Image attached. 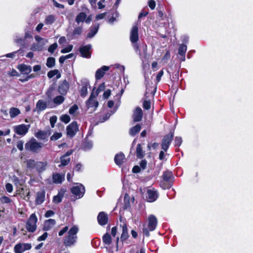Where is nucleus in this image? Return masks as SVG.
<instances>
[{"label":"nucleus","mask_w":253,"mask_h":253,"mask_svg":"<svg viewBox=\"0 0 253 253\" xmlns=\"http://www.w3.org/2000/svg\"><path fill=\"white\" fill-rule=\"evenodd\" d=\"M79 229L77 226L74 225L71 228L67 235L64 240V244L66 247H71L74 245L77 241V233Z\"/></svg>","instance_id":"1"},{"label":"nucleus","mask_w":253,"mask_h":253,"mask_svg":"<svg viewBox=\"0 0 253 253\" xmlns=\"http://www.w3.org/2000/svg\"><path fill=\"white\" fill-rule=\"evenodd\" d=\"M158 224L157 217L153 214H150L148 217V222L146 227L142 229L143 233L147 237L149 236L150 232L155 230Z\"/></svg>","instance_id":"2"},{"label":"nucleus","mask_w":253,"mask_h":253,"mask_svg":"<svg viewBox=\"0 0 253 253\" xmlns=\"http://www.w3.org/2000/svg\"><path fill=\"white\" fill-rule=\"evenodd\" d=\"M138 39L139 37L138 24H136L133 26L130 31V41L135 51L138 53L140 56H141V54L139 49V45L137 43Z\"/></svg>","instance_id":"3"},{"label":"nucleus","mask_w":253,"mask_h":253,"mask_svg":"<svg viewBox=\"0 0 253 253\" xmlns=\"http://www.w3.org/2000/svg\"><path fill=\"white\" fill-rule=\"evenodd\" d=\"M47 165V163L46 161H35L32 159L27 161V168L30 169H36L39 173H42L45 170Z\"/></svg>","instance_id":"4"},{"label":"nucleus","mask_w":253,"mask_h":253,"mask_svg":"<svg viewBox=\"0 0 253 253\" xmlns=\"http://www.w3.org/2000/svg\"><path fill=\"white\" fill-rule=\"evenodd\" d=\"M42 147V143L38 142L36 139L32 138L25 145V149L33 153H38Z\"/></svg>","instance_id":"5"},{"label":"nucleus","mask_w":253,"mask_h":253,"mask_svg":"<svg viewBox=\"0 0 253 253\" xmlns=\"http://www.w3.org/2000/svg\"><path fill=\"white\" fill-rule=\"evenodd\" d=\"M35 39L37 43H34L31 46V49L33 51H41L44 48V45L48 42L46 39L42 38L38 35L35 36Z\"/></svg>","instance_id":"6"},{"label":"nucleus","mask_w":253,"mask_h":253,"mask_svg":"<svg viewBox=\"0 0 253 253\" xmlns=\"http://www.w3.org/2000/svg\"><path fill=\"white\" fill-rule=\"evenodd\" d=\"M38 218L35 213H32L27 220L26 228L29 232L33 233L37 229Z\"/></svg>","instance_id":"7"},{"label":"nucleus","mask_w":253,"mask_h":253,"mask_svg":"<svg viewBox=\"0 0 253 253\" xmlns=\"http://www.w3.org/2000/svg\"><path fill=\"white\" fill-rule=\"evenodd\" d=\"M71 192L75 197L76 199H80L83 197L85 192V188L83 185L79 184L73 187L71 189Z\"/></svg>","instance_id":"8"},{"label":"nucleus","mask_w":253,"mask_h":253,"mask_svg":"<svg viewBox=\"0 0 253 253\" xmlns=\"http://www.w3.org/2000/svg\"><path fill=\"white\" fill-rule=\"evenodd\" d=\"M79 131L77 122L74 121L66 127V133L68 137H73Z\"/></svg>","instance_id":"9"},{"label":"nucleus","mask_w":253,"mask_h":253,"mask_svg":"<svg viewBox=\"0 0 253 253\" xmlns=\"http://www.w3.org/2000/svg\"><path fill=\"white\" fill-rule=\"evenodd\" d=\"M30 126V125L21 124L14 126L13 129L17 134L24 136L28 132Z\"/></svg>","instance_id":"10"},{"label":"nucleus","mask_w":253,"mask_h":253,"mask_svg":"<svg viewBox=\"0 0 253 253\" xmlns=\"http://www.w3.org/2000/svg\"><path fill=\"white\" fill-rule=\"evenodd\" d=\"M173 132H170L168 134L165 135L163 138L161 147L162 149L165 151H167L169 149L170 142L173 139Z\"/></svg>","instance_id":"11"},{"label":"nucleus","mask_w":253,"mask_h":253,"mask_svg":"<svg viewBox=\"0 0 253 253\" xmlns=\"http://www.w3.org/2000/svg\"><path fill=\"white\" fill-rule=\"evenodd\" d=\"M91 48L92 46L91 44L81 46L79 51L81 56L83 58H89L91 54Z\"/></svg>","instance_id":"12"},{"label":"nucleus","mask_w":253,"mask_h":253,"mask_svg":"<svg viewBox=\"0 0 253 253\" xmlns=\"http://www.w3.org/2000/svg\"><path fill=\"white\" fill-rule=\"evenodd\" d=\"M32 248L31 244L29 243H18L14 248L15 253H22L25 251L30 250Z\"/></svg>","instance_id":"13"},{"label":"nucleus","mask_w":253,"mask_h":253,"mask_svg":"<svg viewBox=\"0 0 253 253\" xmlns=\"http://www.w3.org/2000/svg\"><path fill=\"white\" fill-rule=\"evenodd\" d=\"M96 95L92 93L88 100L86 101V105L88 108H93V110H95L98 106V102L96 100Z\"/></svg>","instance_id":"14"},{"label":"nucleus","mask_w":253,"mask_h":253,"mask_svg":"<svg viewBox=\"0 0 253 253\" xmlns=\"http://www.w3.org/2000/svg\"><path fill=\"white\" fill-rule=\"evenodd\" d=\"M159 194L154 188L148 189L147 191L146 199L149 202H154L158 198Z\"/></svg>","instance_id":"15"},{"label":"nucleus","mask_w":253,"mask_h":253,"mask_svg":"<svg viewBox=\"0 0 253 253\" xmlns=\"http://www.w3.org/2000/svg\"><path fill=\"white\" fill-rule=\"evenodd\" d=\"M72 153L73 151L70 150L66 152L64 155L61 156L60 159L61 164L58 166L60 168L62 166H66L68 165L71 161L70 156L72 154Z\"/></svg>","instance_id":"16"},{"label":"nucleus","mask_w":253,"mask_h":253,"mask_svg":"<svg viewBox=\"0 0 253 253\" xmlns=\"http://www.w3.org/2000/svg\"><path fill=\"white\" fill-rule=\"evenodd\" d=\"M82 87L80 91V95L84 97L87 94V88L89 86V82L85 79H83L81 81Z\"/></svg>","instance_id":"17"},{"label":"nucleus","mask_w":253,"mask_h":253,"mask_svg":"<svg viewBox=\"0 0 253 253\" xmlns=\"http://www.w3.org/2000/svg\"><path fill=\"white\" fill-rule=\"evenodd\" d=\"M108 220L107 214L103 211L100 212L97 216L98 223L102 226L106 225Z\"/></svg>","instance_id":"18"},{"label":"nucleus","mask_w":253,"mask_h":253,"mask_svg":"<svg viewBox=\"0 0 253 253\" xmlns=\"http://www.w3.org/2000/svg\"><path fill=\"white\" fill-rule=\"evenodd\" d=\"M69 85L68 82L66 80H64L60 83L58 86V90L61 94L64 95L67 93L69 89Z\"/></svg>","instance_id":"19"},{"label":"nucleus","mask_w":253,"mask_h":253,"mask_svg":"<svg viewBox=\"0 0 253 253\" xmlns=\"http://www.w3.org/2000/svg\"><path fill=\"white\" fill-rule=\"evenodd\" d=\"M65 180V174L53 173L52 181L54 183L60 184Z\"/></svg>","instance_id":"20"},{"label":"nucleus","mask_w":253,"mask_h":253,"mask_svg":"<svg viewBox=\"0 0 253 253\" xmlns=\"http://www.w3.org/2000/svg\"><path fill=\"white\" fill-rule=\"evenodd\" d=\"M45 191L44 190L37 192L35 200L37 205L42 204L45 200Z\"/></svg>","instance_id":"21"},{"label":"nucleus","mask_w":253,"mask_h":253,"mask_svg":"<svg viewBox=\"0 0 253 253\" xmlns=\"http://www.w3.org/2000/svg\"><path fill=\"white\" fill-rule=\"evenodd\" d=\"M109 66H103L101 68L98 69L95 73V78L96 80L101 79L105 74V72L109 70Z\"/></svg>","instance_id":"22"},{"label":"nucleus","mask_w":253,"mask_h":253,"mask_svg":"<svg viewBox=\"0 0 253 253\" xmlns=\"http://www.w3.org/2000/svg\"><path fill=\"white\" fill-rule=\"evenodd\" d=\"M50 134V131L39 130L35 134V136L39 139L46 140Z\"/></svg>","instance_id":"23"},{"label":"nucleus","mask_w":253,"mask_h":253,"mask_svg":"<svg viewBox=\"0 0 253 253\" xmlns=\"http://www.w3.org/2000/svg\"><path fill=\"white\" fill-rule=\"evenodd\" d=\"M142 109L140 107L136 108L133 115V121L135 122L140 121L142 118Z\"/></svg>","instance_id":"24"},{"label":"nucleus","mask_w":253,"mask_h":253,"mask_svg":"<svg viewBox=\"0 0 253 253\" xmlns=\"http://www.w3.org/2000/svg\"><path fill=\"white\" fill-rule=\"evenodd\" d=\"M47 107V104L44 100L40 99L36 104L35 111L38 113L44 110Z\"/></svg>","instance_id":"25"},{"label":"nucleus","mask_w":253,"mask_h":253,"mask_svg":"<svg viewBox=\"0 0 253 253\" xmlns=\"http://www.w3.org/2000/svg\"><path fill=\"white\" fill-rule=\"evenodd\" d=\"M17 69L23 74H29L32 71V67L30 65L24 64H20L17 66Z\"/></svg>","instance_id":"26"},{"label":"nucleus","mask_w":253,"mask_h":253,"mask_svg":"<svg viewBox=\"0 0 253 253\" xmlns=\"http://www.w3.org/2000/svg\"><path fill=\"white\" fill-rule=\"evenodd\" d=\"M56 224V221L53 219H49L44 222L43 229L44 231H49Z\"/></svg>","instance_id":"27"},{"label":"nucleus","mask_w":253,"mask_h":253,"mask_svg":"<svg viewBox=\"0 0 253 253\" xmlns=\"http://www.w3.org/2000/svg\"><path fill=\"white\" fill-rule=\"evenodd\" d=\"M129 235L126 224L122 225V233L120 238L121 241L123 243L128 238Z\"/></svg>","instance_id":"28"},{"label":"nucleus","mask_w":253,"mask_h":253,"mask_svg":"<svg viewBox=\"0 0 253 253\" xmlns=\"http://www.w3.org/2000/svg\"><path fill=\"white\" fill-rule=\"evenodd\" d=\"M125 158L124 154L123 153H120L116 155L114 161L116 164L118 166H121Z\"/></svg>","instance_id":"29"},{"label":"nucleus","mask_w":253,"mask_h":253,"mask_svg":"<svg viewBox=\"0 0 253 253\" xmlns=\"http://www.w3.org/2000/svg\"><path fill=\"white\" fill-rule=\"evenodd\" d=\"M145 155V152L143 151L142 147L141 144L137 145L136 149V155L139 159H142Z\"/></svg>","instance_id":"30"},{"label":"nucleus","mask_w":253,"mask_h":253,"mask_svg":"<svg viewBox=\"0 0 253 253\" xmlns=\"http://www.w3.org/2000/svg\"><path fill=\"white\" fill-rule=\"evenodd\" d=\"M64 191L61 190L56 196L53 197V202L54 203H59L62 201V198L64 197Z\"/></svg>","instance_id":"31"},{"label":"nucleus","mask_w":253,"mask_h":253,"mask_svg":"<svg viewBox=\"0 0 253 253\" xmlns=\"http://www.w3.org/2000/svg\"><path fill=\"white\" fill-rule=\"evenodd\" d=\"M99 25L97 24L93 27L91 28L87 35V38H91L93 37L95 34L97 33L99 29Z\"/></svg>","instance_id":"32"},{"label":"nucleus","mask_w":253,"mask_h":253,"mask_svg":"<svg viewBox=\"0 0 253 253\" xmlns=\"http://www.w3.org/2000/svg\"><path fill=\"white\" fill-rule=\"evenodd\" d=\"M47 76L49 79H51L56 76V78L57 79L60 78L61 76V74L57 69H54L49 71L47 73Z\"/></svg>","instance_id":"33"},{"label":"nucleus","mask_w":253,"mask_h":253,"mask_svg":"<svg viewBox=\"0 0 253 253\" xmlns=\"http://www.w3.org/2000/svg\"><path fill=\"white\" fill-rule=\"evenodd\" d=\"M56 16L53 14H50L46 16L45 18L44 23L46 25H51L56 20Z\"/></svg>","instance_id":"34"},{"label":"nucleus","mask_w":253,"mask_h":253,"mask_svg":"<svg viewBox=\"0 0 253 253\" xmlns=\"http://www.w3.org/2000/svg\"><path fill=\"white\" fill-rule=\"evenodd\" d=\"M9 115L11 118H14L20 114V110L15 107H11L9 109Z\"/></svg>","instance_id":"35"},{"label":"nucleus","mask_w":253,"mask_h":253,"mask_svg":"<svg viewBox=\"0 0 253 253\" xmlns=\"http://www.w3.org/2000/svg\"><path fill=\"white\" fill-rule=\"evenodd\" d=\"M141 129V126L139 124L131 127L129 130V134L132 136H135Z\"/></svg>","instance_id":"36"},{"label":"nucleus","mask_w":253,"mask_h":253,"mask_svg":"<svg viewBox=\"0 0 253 253\" xmlns=\"http://www.w3.org/2000/svg\"><path fill=\"white\" fill-rule=\"evenodd\" d=\"M86 18V14L83 12H80L76 17V21L79 24L84 21Z\"/></svg>","instance_id":"37"},{"label":"nucleus","mask_w":253,"mask_h":253,"mask_svg":"<svg viewBox=\"0 0 253 253\" xmlns=\"http://www.w3.org/2000/svg\"><path fill=\"white\" fill-rule=\"evenodd\" d=\"M172 177V173L170 171L164 172L163 174V180L165 182H169Z\"/></svg>","instance_id":"38"},{"label":"nucleus","mask_w":253,"mask_h":253,"mask_svg":"<svg viewBox=\"0 0 253 253\" xmlns=\"http://www.w3.org/2000/svg\"><path fill=\"white\" fill-rule=\"evenodd\" d=\"M103 242L106 245H110L111 243L112 239L110 235L106 233L104 235L102 238Z\"/></svg>","instance_id":"39"},{"label":"nucleus","mask_w":253,"mask_h":253,"mask_svg":"<svg viewBox=\"0 0 253 253\" xmlns=\"http://www.w3.org/2000/svg\"><path fill=\"white\" fill-rule=\"evenodd\" d=\"M23 52H24L23 50L20 49L16 51L6 54L5 57H8V58H13L16 56V55L17 54H21L22 55H23Z\"/></svg>","instance_id":"40"},{"label":"nucleus","mask_w":253,"mask_h":253,"mask_svg":"<svg viewBox=\"0 0 253 253\" xmlns=\"http://www.w3.org/2000/svg\"><path fill=\"white\" fill-rule=\"evenodd\" d=\"M64 100L65 98L63 96L58 95L53 99V102L56 105H59L61 104L64 102Z\"/></svg>","instance_id":"41"},{"label":"nucleus","mask_w":253,"mask_h":253,"mask_svg":"<svg viewBox=\"0 0 253 253\" xmlns=\"http://www.w3.org/2000/svg\"><path fill=\"white\" fill-rule=\"evenodd\" d=\"M93 147V143L91 141L86 139L83 144V149L84 150H88Z\"/></svg>","instance_id":"42"},{"label":"nucleus","mask_w":253,"mask_h":253,"mask_svg":"<svg viewBox=\"0 0 253 253\" xmlns=\"http://www.w3.org/2000/svg\"><path fill=\"white\" fill-rule=\"evenodd\" d=\"M55 59L53 57H48L47 59L46 65L48 68H52L55 66Z\"/></svg>","instance_id":"43"},{"label":"nucleus","mask_w":253,"mask_h":253,"mask_svg":"<svg viewBox=\"0 0 253 253\" xmlns=\"http://www.w3.org/2000/svg\"><path fill=\"white\" fill-rule=\"evenodd\" d=\"M187 50V46L185 44H182L178 48V53L179 55H184L185 54Z\"/></svg>","instance_id":"44"},{"label":"nucleus","mask_w":253,"mask_h":253,"mask_svg":"<svg viewBox=\"0 0 253 253\" xmlns=\"http://www.w3.org/2000/svg\"><path fill=\"white\" fill-rule=\"evenodd\" d=\"M117 109H116L114 110H111L107 112L101 119V121H100L101 123L104 122L105 121H107L111 115H112L113 114L115 113Z\"/></svg>","instance_id":"45"},{"label":"nucleus","mask_w":253,"mask_h":253,"mask_svg":"<svg viewBox=\"0 0 253 253\" xmlns=\"http://www.w3.org/2000/svg\"><path fill=\"white\" fill-rule=\"evenodd\" d=\"M24 41H25V39L24 38H23L22 37H20L18 35H16L14 37V41L15 42L18 44H20L21 45H22L24 44Z\"/></svg>","instance_id":"46"},{"label":"nucleus","mask_w":253,"mask_h":253,"mask_svg":"<svg viewBox=\"0 0 253 253\" xmlns=\"http://www.w3.org/2000/svg\"><path fill=\"white\" fill-rule=\"evenodd\" d=\"M78 109V105L74 104L69 109V113L70 115H75Z\"/></svg>","instance_id":"47"},{"label":"nucleus","mask_w":253,"mask_h":253,"mask_svg":"<svg viewBox=\"0 0 253 253\" xmlns=\"http://www.w3.org/2000/svg\"><path fill=\"white\" fill-rule=\"evenodd\" d=\"M60 120L62 122H64L65 124H67L70 121L71 119L69 115H68L67 114H65V115H62L60 117Z\"/></svg>","instance_id":"48"},{"label":"nucleus","mask_w":253,"mask_h":253,"mask_svg":"<svg viewBox=\"0 0 253 253\" xmlns=\"http://www.w3.org/2000/svg\"><path fill=\"white\" fill-rule=\"evenodd\" d=\"M62 136V134L61 132H55L51 137L50 140L52 141H55L61 138Z\"/></svg>","instance_id":"49"},{"label":"nucleus","mask_w":253,"mask_h":253,"mask_svg":"<svg viewBox=\"0 0 253 253\" xmlns=\"http://www.w3.org/2000/svg\"><path fill=\"white\" fill-rule=\"evenodd\" d=\"M0 202L2 204H8L11 202V200L8 197L4 196L0 198Z\"/></svg>","instance_id":"50"},{"label":"nucleus","mask_w":253,"mask_h":253,"mask_svg":"<svg viewBox=\"0 0 253 253\" xmlns=\"http://www.w3.org/2000/svg\"><path fill=\"white\" fill-rule=\"evenodd\" d=\"M57 117L56 116H52L50 118L49 121L51 127L53 128L55 126V124L56 123Z\"/></svg>","instance_id":"51"},{"label":"nucleus","mask_w":253,"mask_h":253,"mask_svg":"<svg viewBox=\"0 0 253 253\" xmlns=\"http://www.w3.org/2000/svg\"><path fill=\"white\" fill-rule=\"evenodd\" d=\"M105 86L104 83L101 84L98 88L97 89L95 95L97 96L98 94L101 92L102 91H103L105 89Z\"/></svg>","instance_id":"52"},{"label":"nucleus","mask_w":253,"mask_h":253,"mask_svg":"<svg viewBox=\"0 0 253 253\" xmlns=\"http://www.w3.org/2000/svg\"><path fill=\"white\" fill-rule=\"evenodd\" d=\"M57 46H58V45H57V43L55 42V43H53L52 44H51L48 47V51L49 52L53 53L54 52L55 50L57 48Z\"/></svg>","instance_id":"53"},{"label":"nucleus","mask_w":253,"mask_h":253,"mask_svg":"<svg viewBox=\"0 0 253 253\" xmlns=\"http://www.w3.org/2000/svg\"><path fill=\"white\" fill-rule=\"evenodd\" d=\"M82 32V27H78L74 29L73 34L74 36L80 35Z\"/></svg>","instance_id":"54"},{"label":"nucleus","mask_w":253,"mask_h":253,"mask_svg":"<svg viewBox=\"0 0 253 253\" xmlns=\"http://www.w3.org/2000/svg\"><path fill=\"white\" fill-rule=\"evenodd\" d=\"M143 107L146 110H149L151 107V103L149 100H145L143 103Z\"/></svg>","instance_id":"55"},{"label":"nucleus","mask_w":253,"mask_h":253,"mask_svg":"<svg viewBox=\"0 0 253 253\" xmlns=\"http://www.w3.org/2000/svg\"><path fill=\"white\" fill-rule=\"evenodd\" d=\"M73 49V45H69L68 46L66 47L65 48L62 49L61 50V52L62 53H65L70 52Z\"/></svg>","instance_id":"56"},{"label":"nucleus","mask_w":253,"mask_h":253,"mask_svg":"<svg viewBox=\"0 0 253 253\" xmlns=\"http://www.w3.org/2000/svg\"><path fill=\"white\" fill-rule=\"evenodd\" d=\"M182 140L181 137L176 136L175 138V146L179 147L181 145Z\"/></svg>","instance_id":"57"},{"label":"nucleus","mask_w":253,"mask_h":253,"mask_svg":"<svg viewBox=\"0 0 253 253\" xmlns=\"http://www.w3.org/2000/svg\"><path fill=\"white\" fill-rule=\"evenodd\" d=\"M23 144H24V142L22 140H19L17 142V144H16L17 148L20 151H22L23 150Z\"/></svg>","instance_id":"58"},{"label":"nucleus","mask_w":253,"mask_h":253,"mask_svg":"<svg viewBox=\"0 0 253 253\" xmlns=\"http://www.w3.org/2000/svg\"><path fill=\"white\" fill-rule=\"evenodd\" d=\"M5 189L8 192L11 193L13 191V186L11 184L8 183L5 185Z\"/></svg>","instance_id":"59"},{"label":"nucleus","mask_w":253,"mask_h":253,"mask_svg":"<svg viewBox=\"0 0 253 253\" xmlns=\"http://www.w3.org/2000/svg\"><path fill=\"white\" fill-rule=\"evenodd\" d=\"M68 226H66L65 227H64L62 230H61L59 233H58V235L59 236H62V235H63L66 232H67V231L68 230Z\"/></svg>","instance_id":"60"},{"label":"nucleus","mask_w":253,"mask_h":253,"mask_svg":"<svg viewBox=\"0 0 253 253\" xmlns=\"http://www.w3.org/2000/svg\"><path fill=\"white\" fill-rule=\"evenodd\" d=\"M54 6L60 9H63L64 5L63 4L58 3L55 0H52Z\"/></svg>","instance_id":"61"},{"label":"nucleus","mask_w":253,"mask_h":253,"mask_svg":"<svg viewBox=\"0 0 253 253\" xmlns=\"http://www.w3.org/2000/svg\"><path fill=\"white\" fill-rule=\"evenodd\" d=\"M148 5L151 9H154L156 6V2L154 0H150L148 2Z\"/></svg>","instance_id":"62"},{"label":"nucleus","mask_w":253,"mask_h":253,"mask_svg":"<svg viewBox=\"0 0 253 253\" xmlns=\"http://www.w3.org/2000/svg\"><path fill=\"white\" fill-rule=\"evenodd\" d=\"M160 186L164 189H169L171 187V185L169 183L166 184L164 182H161Z\"/></svg>","instance_id":"63"},{"label":"nucleus","mask_w":253,"mask_h":253,"mask_svg":"<svg viewBox=\"0 0 253 253\" xmlns=\"http://www.w3.org/2000/svg\"><path fill=\"white\" fill-rule=\"evenodd\" d=\"M54 214V212L53 211L48 210L45 212L44 216L45 217L48 218L53 216Z\"/></svg>","instance_id":"64"}]
</instances>
